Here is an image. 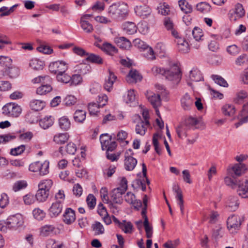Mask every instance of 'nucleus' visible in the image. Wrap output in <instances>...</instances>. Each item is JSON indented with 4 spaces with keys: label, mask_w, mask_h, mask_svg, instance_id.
Wrapping results in <instances>:
<instances>
[{
    "label": "nucleus",
    "mask_w": 248,
    "mask_h": 248,
    "mask_svg": "<svg viewBox=\"0 0 248 248\" xmlns=\"http://www.w3.org/2000/svg\"><path fill=\"white\" fill-rule=\"evenodd\" d=\"M128 5L124 3H115L111 5L108 11V15L117 21L125 19L128 15Z\"/></svg>",
    "instance_id": "nucleus-1"
},
{
    "label": "nucleus",
    "mask_w": 248,
    "mask_h": 248,
    "mask_svg": "<svg viewBox=\"0 0 248 248\" xmlns=\"http://www.w3.org/2000/svg\"><path fill=\"white\" fill-rule=\"evenodd\" d=\"M164 76L168 80L177 84L181 79V73L179 66L177 64H173L169 69L165 70Z\"/></svg>",
    "instance_id": "nucleus-2"
},
{
    "label": "nucleus",
    "mask_w": 248,
    "mask_h": 248,
    "mask_svg": "<svg viewBox=\"0 0 248 248\" xmlns=\"http://www.w3.org/2000/svg\"><path fill=\"white\" fill-rule=\"evenodd\" d=\"M2 113L8 117H17L21 113L22 109L20 106L15 103H9L2 108Z\"/></svg>",
    "instance_id": "nucleus-3"
},
{
    "label": "nucleus",
    "mask_w": 248,
    "mask_h": 248,
    "mask_svg": "<svg viewBox=\"0 0 248 248\" xmlns=\"http://www.w3.org/2000/svg\"><path fill=\"white\" fill-rule=\"evenodd\" d=\"M100 141L103 150L113 151L117 147L116 141L112 140V137L107 133L102 134L100 136Z\"/></svg>",
    "instance_id": "nucleus-4"
},
{
    "label": "nucleus",
    "mask_w": 248,
    "mask_h": 248,
    "mask_svg": "<svg viewBox=\"0 0 248 248\" xmlns=\"http://www.w3.org/2000/svg\"><path fill=\"white\" fill-rule=\"evenodd\" d=\"M23 219L20 214L9 216L4 222L5 226L11 230H16L23 224Z\"/></svg>",
    "instance_id": "nucleus-5"
},
{
    "label": "nucleus",
    "mask_w": 248,
    "mask_h": 248,
    "mask_svg": "<svg viewBox=\"0 0 248 248\" xmlns=\"http://www.w3.org/2000/svg\"><path fill=\"white\" fill-rule=\"evenodd\" d=\"M134 154L131 149L127 150L124 153V167L126 170H133L137 164V160L133 157Z\"/></svg>",
    "instance_id": "nucleus-6"
},
{
    "label": "nucleus",
    "mask_w": 248,
    "mask_h": 248,
    "mask_svg": "<svg viewBox=\"0 0 248 248\" xmlns=\"http://www.w3.org/2000/svg\"><path fill=\"white\" fill-rule=\"evenodd\" d=\"M68 64L63 61H57L51 62L49 65V70L53 74H57L65 72L68 69Z\"/></svg>",
    "instance_id": "nucleus-7"
},
{
    "label": "nucleus",
    "mask_w": 248,
    "mask_h": 248,
    "mask_svg": "<svg viewBox=\"0 0 248 248\" xmlns=\"http://www.w3.org/2000/svg\"><path fill=\"white\" fill-rule=\"evenodd\" d=\"M227 228L232 233H234L239 230L241 225L240 217L232 215L230 216L227 221Z\"/></svg>",
    "instance_id": "nucleus-8"
},
{
    "label": "nucleus",
    "mask_w": 248,
    "mask_h": 248,
    "mask_svg": "<svg viewBox=\"0 0 248 248\" xmlns=\"http://www.w3.org/2000/svg\"><path fill=\"white\" fill-rule=\"evenodd\" d=\"M245 15V10L242 4L238 3L234 8L231 10L229 13L230 19L232 21H236Z\"/></svg>",
    "instance_id": "nucleus-9"
},
{
    "label": "nucleus",
    "mask_w": 248,
    "mask_h": 248,
    "mask_svg": "<svg viewBox=\"0 0 248 248\" xmlns=\"http://www.w3.org/2000/svg\"><path fill=\"white\" fill-rule=\"evenodd\" d=\"M63 208L62 204L58 201H55L52 203L48 209V214L51 217H58L62 212Z\"/></svg>",
    "instance_id": "nucleus-10"
},
{
    "label": "nucleus",
    "mask_w": 248,
    "mask_h": 248,
    "mask_svg": "<svg viewBox=\"0 0 248 248\" xmlns=\"http://www.w3.org/2000/svg\"><path fill=\"white\" fill-rule=\"evenodd\" d=\"M134 10L136 15L143 19L147 17L151 13V8L146 4L137 5Z\"/></svg>",
    "instance_id": "nucleus-11"
},
{
    "label": "nucleus",
    "mask_w": 248,
    "mask_h": 248,
    "mask_svg": "<svg viewBox=\"0 0 248 248\" xmlns=\"http://www.w3.org/2000/svg\"><path fill=\"white\" fill-rule=\"evenodd\" d=\"M194 101V97L186 93L181 99V106L185 110H190L193 107Z\"/></svg>",
    "instance_id": "nucleus-12"
},
{
    "label": "nucleus",
    "mask_w": 248,
    "mask_h": 248,
    "mask_svg": "<svg viewBox=\"0 0 248 248\" xmlns=\"http://www.w3.org/2000/svg\"><path fill=\"white\" fill-rule=\"evenodd\" d=\"M247 170V167L243 163H237L232 167L233 173L232 174V178L236 179L245 173Z\"/></svg>",
    "instance_id": "nucleus-13"
},
{
    "label": "nucleus",
    "mask_w": 248,
    "mask_h": 248,
    "mask_svg": "<svg viewBox=\"0 0 248 248\" xmlns=\"http://www.w3.org/2000/svg\"><path fill=\"white\" fill-rule=\"evenodd\" d=\"M62 220L66 224H71L76 220L75 212L71 208H67L63 214Z\"/></svg>",
    "instance_id": "nucleus-14"
},
{
    "label": "nucleus",
    "mask_w": 248,
    "mask_h": 248,
    "mask_svg": "<svg viewBox=\"0 0 248 248\" xmlns=\"http://www.w3.org/2000/svg\"><path fill=\"white\" fill-rule=\"evenodd\" d=\"M108 77L105 79L104 87L106 90L110 92L112 89L113 84L117 79V76L110 69H108Z\"/></svg>",
    "instance_id": "nucleus-15"
},
{
    "label": "nucleus",
    "mask_w": 248,
    "mask_h": 248,
    "mask_svg": "<svg viewBox=\"0 0 248 248\" xmlns=\"http://www.w3.org/2000/svg\"><path fill=\"white\" fill-rule=\"evenodd\" d=\"M125 192H122L120 188H114L112 190L111 198L112 202L115 203L121 204L123 202L122 195Z\"/></svg>",
    "instance_id": "nucleus-16"
},
{
    "label": "nucleus",
    "mask_w": 248,
    "mask_h": 248,
    "mask_svg": "<svg viewBox=\"0 0 248 248\" xmlns=\"http://www.w3.org/2000/svg\"><path fill=\"white\" fill-rule=\"evenodd\" d=\"M56 228L53 225L46 224L41 228L40 234L43 236L53 235L56 234Z\"/></svg>",
    "instance_id": "nucleus-17"
},
{
    "label": "nucleus",
    "mask_w": 248,
    "mask_h": 248,
    "mask_svg": "<svg viewBox=\"0 0 248 248\" xmlns=\"http://www.w3.org/2000/svg\"><path fill=\"white\" fill-rule=\"evenodd\" d=\"M176 43L177 45L178 50L180 52L186 53L188 52L189 50V45L184 38H178Z\"/></svg>",
    "instance_id": "nucleus-18"
},
{
    "label": "nucleus",
    "mask_w": 248,
    "mask_h": 248,
    "mask_svg": "<svg viewBox=\"0 0 248 248\" xmlns=\"http://www.w3.org/2000/svg\"><path fill=\"white\" fill-rule=\"evenodd\" d=\"M148 100L154 108H158L161 105V100L159 94L152 93L147 96Z\"/></svg>",
    "instance_id": "nucleus-19"
},
{
    "label": "nucleus",
    "mask_w": 248,
    "mask_h": 248,
    "mask_svg": "<svg viewBox=\"0 0 248 248\" xmlns=\"http://www.w3.org/2000/svg\"><path fill=\"white\" fill-rule=\"evenodd\" d=\"M115 42L118 46L123 49H128L131 46L130 41L124 37L115 38Z\"/></svg>",
    "instance_id": "nucleus-20"
},
{
    "label": "nucleus",
    "mask_w": 248,
    "mask_h": 248,
    "mask_svg": "<svg viewBox=\"0 0 248 248\" xmlns=\"http://www.w3.org/2000/svg\"><path fill=\"white\" fill-rule=\"evenodd\" d=\"M123 29L124 32L128 34H133L137 31V27L135 24L132 22H126L123 24Z\"/></svg>",
    "instance_id": "nucleus-21"
},
{
    "label": "nucleus",
    "mask_w": 248,
    "mask_h": 248,
    "mask_svg": "<svg viewBox=\"0 0 248 248\" xmlns=\"http://www.w3.org/2000/svg\"><path fill=\"white\" fill-rule=\"evenodd\" d=\"M96 46L109 55H112L117 52L116 47L109 43H104L102 46H100L99 45H96Z\"/></svg>",
    "instance_id": "nucleus-22"
},
{
    "label": "nucleus",
    "mask_w": 248,
    "mask_h": 248,
    "mask_svg": "<svg viewBox=\"0 0 248 248\" xmlns=\"http://www.w3.org/2000/svg\"><path fill=\"white\" fill-rule=\"evenodd\" d=\"M54 123V119L51 116H46L39 121L40 126L44 129H46L51 126Z\"/></svg>",
    "instance_id": "nucleus-23"
},
{
    "label": "nucleus",
    "mask_w": 248,
    "mask_h": 248,
    "mask_svg": "<svg viewBox=\"0 0 248 248\" xmlns=\"http://www.w3.org/2000/svg\"><path fill=\"white\" fill-rule=\"evenodd\" d=\"M69 138V136L67 133H59L54 136L53 141L57 144H63L66 142Z\"/></svg>",
    "instance_id": "nucleus-24"
},
{
    "label": "nucleus",
    "mask_w": 248,
    "mask_h": 248,
    "mask_svg": "<svg viewBox=\"0 0 248 248\" xmlns=\"http://www.w3.org/2000/svg\"><path fill=\"white\" fill-rule=\"evenodd\" d=\"M189 78L192 81L198 82L202 80L203 78L201 72L197 68H193L190 72Z\"/></svg>",
    "instance_id": "nucleus-25"
},
{
    "label": "nucleus",
    "mask_w": 248,
    "mask_h": 248,
    "mask_svg": "<svg viewBox=\"0 0 248 248\" xmlns=\"http://www.w3.org/2000/svg\"><path fill=\"white\" fill-rule=\"evenodd\" d=\"M44 65V62L37 59H32L30 60L29 62V66L35 70H42Z\"/></svg>",
    "instance_id": "nucleus-26"
},
{
    "label": "nucleus",
    "mask_w": 248,
    "mask_h": 248,
    "mask_svg": "<svg viewBox=\"0 0 248 248\" xmlns=\"http://www.w3.org/2000/svg\"><path fill=\"white\" fill-rule=\"evenodd\" d=\"M91 228L94 232V235H102L105 232L103 225L99 221H95L91 226Z\"/></svg>",
    "instance_id": "nucleus-27"
},
{
    "label": "nucleus",
    "mask_w": 248,
    "mask_h": 248,
    "mask_svg": "<svg viewBox=\"0 0 248 248\" xmlns=\"http://www.w3.org/2000/svg\"><path fill=\"white\" fill-rule=\"evenodd\" d=\"M86 113L82 109H78L74 113L73 118L75 121L78 123H83L86 119Z\"/></svg>",
    "instance_id": "nucleus-28"
},
{
    "label": "nucleus",
    "mask_w": 248,
    "mask_h": 248,
    "mask_svg": "<svg viewBox=\"0 0 248 248\" xmlns=\"http://www.w3.org/2000/svg\"><path fill=\"white\" fill-rule=\"evenodd\" d=\"M45 105L46 103L40 100H33L31 101L30 104L31 109L36 111L42 110Z\"/></svg>",
    "instance_id": "nucleus-29"
},
{
    "label": "nucleus",
    "mask_w": 248,
    "mask_h": 248,
    "mask_svg": "<svg viewBox=\"0 0 248 248\" xmlns=\"http://www.w3.org/2000/svg\"><path fill=\"white\" fill-rule=\"evenodd\" d=\"M248 96V94L246 91L243 90H240L236 93V96L233 99V102L236 104H240Z\"/></svg>",
    "instance_id": "nucleus-30"
},
{
    "label": "nucleus",
    "mask_w": 248,
    "mask_h": 248,
    "mask_svg": "<svg viewBox=\"0 0 248 248\" xmlns=\"http://www.w3.org/2000/svg\"><path fill=\"white\" fill-rule=\"evenodd\" d=\"M5 72L10 78H16L19 74V69L12 65L5 69Z\"/></svg>",
    "instance_id": "nucleus-31"
},
{
    "label": "nucleus",
    "mask_w": 248,
    "mask_h": 248,
    "mask_svg": "<svg viewBox=\"0 0 248 248\" xmlns=\"http://www.w3.org/2000/svg\"><path fill=\"white\" fill-rule=\"evenodd\" d=\"M53 185V182L50 179H46L41 181L38 184V188L49 193V190Z\"/></svg>",
    "instance_id": "nucleus-32"
},
{
    "label": "nucleus",
    "mask_w": 248,
    "mask_h": 248,
    "mask_svg": "<svg viewBox=\"0 0 248 248\" xmlns=\"http://www.w3.org/2000/svg\"><path fill=\"white\" fill-rule=\"evenodd\" d=\"M49 195L47 192L44 191L41 188H38V190L35 194L36 200L39 202H45Z\"/></svg>",
    "instance_id": "nucleus-33"
},
{
    "label": "nucleus",
    "mask_w": 248,
    "mask_h": 248,
    "mask_svg": "<svg viewBox=\"0 0 248 248\" xmlns=\"http://www.w3.org/2000/svg\"><path fill=\"white\" fill-rule=\"evenodd\" d=\"M179 6L181 10L186 14L190 13L192 11V6L186 0H180Z\"/></svg>",
    "instance_id": "nucleus-34"
},
{
    "label": "nucleus",
    "mask_w": 248,
    "mask_h": 248,
    "mask_svg": "<svg viewBox=\"0 0 248 248\" xmlns=\"http://www.w3.org/2000/svg\"><path fill=\"white\" fill-rule=\"evenodd\" d=\"M196 9L202 13H207L211 10V5L206 2H201L196 5Z\"/></svg>",
    "instance_id": "nucleus-35"
},
{
    "label": "nucleus",
    "mask_w": 248,
    "mask_h": 248,
    "mask_svg": "<svg viewBox=\"0 0 248 248\" xmlns=\"http://www.w3.org/2000/svg\"><path fill=\"white\" fill-rule=\"evenodd\" d=\"M237 186H238L237 190L238 194L243 198H248V186L241 184L240 183H238Z\"/></svg>",
    "instance_id": "nucleus-36"
},
{
    "label": "nucleus",
    "mask_w": 248,
    "mask_h": 248,
    "mask_svg": "<svg viewBox=\"0 0 248 248\" xmlns=\"http://www.w3.org/2000/svg\"><path fill=\"white\" fill-rule=\"evenodd\" d=\"M59 124L62 130H67L70 127L71 123L67 117L63 116L59 119Z\"/></svg>",
    "instance_id": "nucleus-37"
},
{
    "label": "nucleus",
    "mask_w": 248,
    "mask_h": 248,
    "mask_svg": "<svg viewBox=\"0 0 248 248\" xmlns=\"http://www.w3.org/2000/svg\"><path fill=\"white\" fill-rule=\"evenodd\" d=\"M192 34L196 41L199 42L203 40V32L199 27H195L192 31Z\"/></svg>",
    "instance_id": "nucleus-38"
},
{
    "label": "nucleus",
    "mask_w": 248,
    "mask_h": 248,
    "mask_svg": "<svg viewBox=\"0 0 248 248\" xmlns=\"http://www.w3.org/2000/svg\"><path fill=\"white\" fill-rule=\"evenodd\" d=\"M86 60L88 62L99 64L103 63V59L100 56L93 53H89Z\"/></svg>",
    "instance_id": "nucleus-39"
},
{
    "label": "nucleus",
    "mask_w": 248,
    "mask_h": 248,
    "mask_svg": "<svg viewBox=\"0 0 248 248\" xmlns=\"http://www.w3.org/2000/svg\"><path fill=\"white\" fill-rule=\"evenodd\" d=\"M52 87L49 84H42L41 86L37 88L36 93L41 95L46 94L50 92Z\"/></svg>",
    "instance_id": "nucleus-40"
},
{
    "label": "nucleus",
    "mask_w": 248,
    "mask_h": 248,
    "mask_svg": "<svg viewBox=\"0 0 248 248\" xmlns=\"http://www.w3.org/2000/svg\"><path fill=\"white\" fill-rule=\"evenodd\" d=\"M132 186L134 189H141L142 191L146 190V185L144 179H137L133 181Z\"/></svg>",
    "instance_id": "nucleus-41"
},
{
    "label": "nucleus",
    "mask_w": 248,
    "mask_h": 248,
    "mask_svg": "<svg viewBox=\"0 0 248 248\" xmlns=\"http://www.w3.org/2000/svg\"><path fill=\"white\" fill-rule=\"evenodd\" d=\"M211 78L215 82V83L219 86L224 87H228V83L222 77L217 75H212Z\"/></svg>",
    "instance_id": "nucleus-42"
},
{
    "label": "nucleus",
    "mask_w": 248,
    "mask_h": 248,
    "mask_svg": "<svg viewBox=\"0 0 248 248\" xmlns=\"http://www.w3.org/2000/svg\"><path fill=\"white\" fill-rule=\"evenodd\" d=\"M188 129L183 123H182L176 128V131L179 138H182L187 136L186 132Z\"/></svg>",
    "instance_id": "nucleus-43"
},
{
    "label": "nucleus",
    "mask_w": 248,
    "mask_h": 248,
    "mask_svg": "<svg viewBox=\"0 0 248 248\" xmlns=\"http://www.w3.org/2000/svg\"><path fill=\"white\" fill-rule=\"evenodd\" d=\"M147 127L148 126H147L146 125L144 124V121H141L136 126L135 130L136 133L140 134L141 136L144 135L147 130Z\"/></svg>",
    "instance_id": "nucleus-44"
},
{
    "label": "nucleus",
    "mask_w": 248,
    "mask_h": 248,
    "mask_svg": "<svg viewBox=\"0 0 248 248\" xmlns=\"http://www.w3.org/2000/svg\"><path fill=\"white\" fill-rule=\"evenodd\" d=\"M0 65L6 69L12 65V60L8 56H0Z\"/></svg>",
    "instance_id": "nucleus-45"
},
{
    "label": "nucleus",
    "mask_w": 248,
    "mask_h": 248,
    "mask_svg": "<svg viewBox=\"0 0 248 248\" xmlns=\"http://www.w3.org/2000/svg\"><path fill=\"white\" fill-rule=\"evenodd\" d=\"M182 123L189 129L195 126L198 123V121L196 118L190 117L186 119Z\"/></svg>",
    "instance_id": "nucleus-46"
},
{
    "label": "nucleus",
    "mask_w": 248,
    "mask_h": 248,
    "mask_svg": "<svg viewBox=\"0 0 248 248\" xmlns=\"http://www.w3.org/2000/svg\"><path fill=\"white\" fill-rule=\"evenodd\" d=\"M119 228L122 229L126 233H131L133 225L130 222H126L125 220H123Z\"/></svg>",
    "instance_id": "nucleus-47"
},
{
    "label": "nucleus",
    "mask_w": 248,
    "mask_h": 248,
    "mask_svg": "<svg viewBox=\"0 0 248 248\" xmlns=\"http://www.w3.org/2000/svg\"><path fill=\"white\" fill-rule=\"evenodd\" d=\"M56 78L59 82L63 83H69L71 80V76L66 74L65 72L58 74L57 75Z\"/></svg>",
    "instance_id": "nucleus-48"
},
{
    "label": "nucleus",
    "mask_w": 248,
    "mask_h": 248,
    "mask_svg": "<svg viewBox=\"0 0 248 248\" xmlns=\"http://www.w3.org/2000/svg\"><path fill=\"white\" fill-rule=\"evenodd\" d=\"M34 217L38 220H43L46 217V213L39 208H35L32 211Z\"/></svg>",
    "instance_id": "nucleus-49"
},
{
    "label": "nucleus",
    "mask_w": 248,
    "mask_h": 248,
    "mask_svg": "<svg viewBox=\"0 0 248 248\" xmlns=\"http://www.w3.org/2000/svg\"><path fill=\"white\" fill-rule=\"evenodd\" d=\"M143 224L146 232V237L148 238H151L153 235V227L150 225L148 219L145 218Z\"/></svg>",
    "instance_id": "nucleus-50"
},
{
    "label": "nucleus",
    "mask_w": 248,
    "mask_h": 248,
    "mask_svg": "<svg viewBox=\"0 0 248 248\" xmlns=\"http://www.w3.org/2000/svg\"><path fill=\"white\" fill-rule=\"evenodd\" d=\"M80 25L82 29L86 33H91L93 30V25L87 20L80 21Z\"/></svg>",
    "instance_id": "nucleus-51"
},
{
    "label": "nucleus",
    "mask_w": 248,
    "mask_h": 248,
    "mask_svg": "<svg viewBox=\"0 0 248 248\" xmlns=\"http://www.w3.org/2000/svg\"><path fill=\"white\" fill-rule=\"evenodd\" d=\"M49 162L45 161L44 163L40 162L39 174L41 175H45L47 174L49 172Z\"/></svg>",
    "instance_id": "nucleus-52"
},
{
    "label": "nucleus",
    "mask_w": 248,
    "mask_h": 248,
    "mask_svg": "<svg viewBox=\"0 0 248 248\" xmlns=\"http://www.w3.org/2000/svg\"><path fill=\"white\" fill-rule=\"evenodd\" d=\"M143 55L145 57L151 60H154L155 59L154 51L151 47L148 46L146 49H143Z\"/></svg>",
    "instance_id": "nucleus-53"
},
{
    "label": "nucleus",
    "mask_w": 248,
    "mask_h": 248,
    "mask_svg": "<svg viewBox=\"0 0 248 248\" xmlns=\"http://www.w3.org/2000/svg\"><path fill=\"white\" fill-rule=\"evenodd\" d=\"M96 198L93 194H90L88 195L86 198V202L90 209H94L96 205Z\"/></svg>",
    "instance_id": "nucleus-54"
},
{
    "label": "nucleus",
    "mask_w": 248,
    "mask_h": 248,
    "mask_svg": "<svg viewBox=\"0 0 248 248\" xmlns=\"http://www.w3.org/2000/svg\"><path fill=\"white\" fill-rule=\"evenodd\" d=\"M222 110L223 113L226 116H231L234 114L235 112L233 106L229 104L223 106Z\"/></svg>",
    "instance_id": "nucleus-55"
},
{
    "label": "nucleus",
    "mask_w": 248,
    "mask_h": 248,
    "mask_svg": "<svg viewBox=\"0 0 248 248\" xmlns=\"http://www.w3.org/2000/svg\"><path fill=\"white\" fill-rule=\"evenodd\" d=\"M25 145H21L17 147L11 149L10 154L15 156L20 155L25 151Z\"/></svg>",
    "instance_id": "nucleus-56"
},
{
    "label": "nucleus",
    "mask_w": 248,
    "mask_h": 248,
    "mask_svg": "<svg viewBox=\"0 0 248 248\" xmlns=\"http://www.w3.org/2000/svg\"><path fill=\"white\" fill-rule=\"evenodd\" d=\"M128 76L133 78L136 82L141 81L142 78V76L139 71L135 69H131L129 72Z\"/></svg>",
    "instance_id": "nucleus-57"
},
{
    "label": "nucleus",
    "mask_w": 248,
    "mask_h": 248,
    "mask_svg": "<svg viewBox=\"0 0 248 248\" xmlns=\"http://www.w3.org/2000/svg\"><path fill=\"white\" fill-rule=\"evenodd\" d=\"M12 89V84L9 81L0 80V91L7 92Z\"/></svg>",
    "instance_id": "nucleus-58"
},
{
    "label": "nucleus",
    "mask_w": 248,
    "mask_h": 248,
    "mask_svg": "<svg viewBox=\"0 0 248 248\" xmlns=\"http://www.w3.org/2000/svg\"><path fill=\"white\" fill-rule=\"evenodd\" d=\"M27 186V184L25 181H18L14 184L13 189L14 191L16 192L26 187Z\"/></svg>",
    "instance_id": "nucleus-59"
},
{
    "label": "nucleus",
    "mask_w": 248,
    "mask_h": 248,
    "mask_svg": "<svg viewBox=\"0 0 248 248\" xmlns=\"http://www.w3.org/2000/svg\"><path fill=\"white\" fill-rule=\"evenodd\" d=\"M99 107L97 103L92 102L88 105V109L90 114L95 115L99 111Z\"/></svg>",
    "instance_id": "nucleus-60"
},
{
    "label": "nucleus",
    "mask_w": 248,
    "mask_h": 248,
    "mask_svg": "<svg viewBox=\"0 0 248 248\" xmlns=\"http://www.w3.org/2000/svg\"><path fill=\"white\" fill-rule=\"evenodd\" d=\"M237 119L239 120V122L235 124L236 128H238L244 124L248 122V115L243 114V116H240V113L237 116Z\"/></svg>",
    "instance_id": "nucleus-61"
},
{
    "label": "nucleus",
    "mask_w": 248,
    "mask_h": 248,
    "mask_svg": "<svg viewBox=\"0 0 248 248\" xmlns=\"http://www.w3.org/2000/svg\"><path fill=\"white\" fill-rule=\"evenodd\" d=\"M240 49L235 45L229 46L227 48V51L231 55L235 56L238 54Z\"/></svg>",
    "instance_id": "nucleus-62"
},
{
    "label": "nucleus",
    "mask_w": 248,
    "mask_h": 248,
    "mask_svg": "<svg viewBox=\"0 0 248 248\" xmlns=\"http://www.w3.org/2000/svg\"><path fill=\"white\" fill-rule=\"evenodd\" d=\"M77 98L73 95H67L64 99V102L66 106H71L77 103Z\"/></svg>",
    "instance_id": "nucleus-63"
},
{
    "label": "nucleus",
    "mask_w": 248,
    "mask_h": 248,
    "mask_svg": "<svg viewBox=\"0 0 248 248\" xmlns=\"http://www.w3.org/2000/svg\"><path fill=\"white\" fill-rule=\"evenodd\" d=\"M108 100V96L106 94H101L98 96L97 103L98 104L99 107L102 108L106 105Z\"/></svg>",
    "instance_id": "nucleus-64"
}]
</instances>
